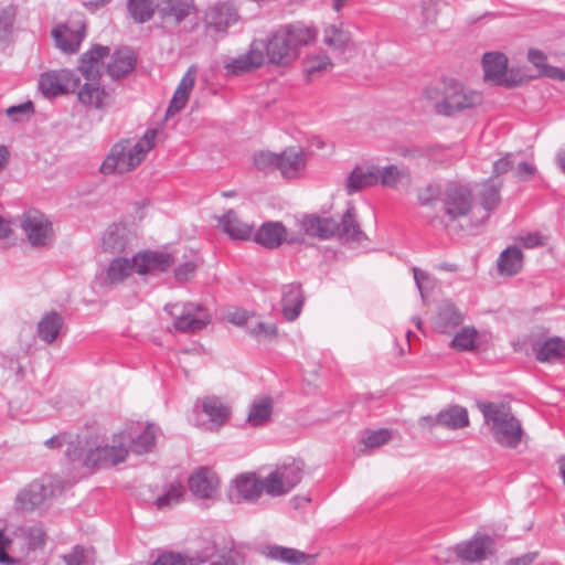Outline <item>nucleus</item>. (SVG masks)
<instances>
[{
	"instance_id": "f257e3e1",
	"label": "nucleus",
	"mask_w": 565,
	"mask_h": 565,
	"mask_svg": "<svg viewBox=\"0 0 565 565\" xmlns=\"http://www.w3.org/2000/svg\"><path fill=\"white\" fill-rule=\"evenodd\" d=\"M109 52L108 46L95 44L78 60L77 70L86 82L77 90V99L87 109L105 110L110 105V93L100 84L103 60Z\"/></svg>"
},
{
	"instance_id": "f03ea898",
	"label": "nucleus",
	"mask_w": 565,
	"mask_h": 565,
	"mask_svg": "<svg viewBox=\"0 0 565 565\" xmlns=\"http://www.w3.org/2000/svg\"><path fill=\"white\" fill-rule=\"evenodd\" d=\"M318 35L316 26L302 22L284 25L264 41L268 62L277 66H288L297 60L300 49L312 44Z\"/></svg>"
},
{
	"instance_id": "7ed1b4c3",
	"label": "nucleus",
	"mask_w": 565,
	"mask_h": 565,
	"mask_svg": "<svg viewBox=\"0 0 565 565\" xmlns=\"http://www.w3.org/2000/svg\"><path fill=\"white\" fill-rule=\"evenodd\" d=\"M156 137L157 130L148 129L136 142H132L129 138L120 139L110 148L100 166V172L104 174H122L134 170L152 149Z\"/></svg>"
},
{
	"instance_id": "20e7f679",
	"label": "nucleus",
	"mask_w": 565,
	"mask_h": 565,
	"mask_svg": "<svg viewBox=\"0 0 565 565\" xmlns=\"http://www.w3.org/2000/svg\"><path fill=\"white\" fill-rule=\"evenodd\" d=\"M484 423L490 426L494 440L507 448H516L524 435L520 420L512 414L511 407L503 403L479 402Z\"/></svg>"
},
{
	"instance_id": "39448f33",
	"label": "nucleus",
	"mask_w": 565,
	"mask_h": 565,
	"mask_svg": "<svg viewBox=\"0 0 565 565\" xmlns=\"http://www.w3.org/2000/svg\"><path fill=\"white\" fill-rule=\"evenodd\" d=\"M164 311L172 318L175 330L183 333L201 331L212 319L209 310L195 302L167 303Z\"/></svg>"
},
{
	"instance_id": "423d86ee",
	"label": "nucleus",
	"mask_w": 565,
	"mask_h": 565,
	"mask_svg": "<svg viewBox=\"0 0 565 565\" xmlns=\"http://www.w3.org/2000/svg\"><path fill=\"white\" fill-rule=\"evenodd\" d=\"M483 102L482 94L467 89L460 82L451 79L445 84L443 99L436 104L440 115L452 116L465 109L475 108Z\"/></svg>"
},
{
	"instance_id": "0eeeda50",
	"label": "nucleus",
	"mask_w": 565,
	"mask_h": 565,
	"mask_svg": "<svg viewBox=\"0 0 565 565\" xmlns=\"http://www.w3.org/2000/svg\"><path fill=\"white\" fill-rule=\"evenodd\" d=\"M302 475V460L285 461L265 478V492L271 497L285 495L301 481Z\"/></svg>"
},
{
	"instance_id": "6e6552de",
	"label": "nucleus",
	"mask_w": 565,
	"mask_h": 565,
	"mask_svg": "<svg viewBox=\"0 0 565 565\" xmlns=\"http://www.w3.org/2000/svg\"><path fill=\"white\" fill-rule=\"evenodd\" d=\"M21 228L33 247L50 245L54 236L51 221L45 214L38 210H32L23 214Z\"/></svg>"
},
{
	"instance_id": "1a4fd4ad",
	"label": "nucleus",
	"mask_w": 565,
	"mask_h": 565,
	"mask_svg": "<svg viewBox=\"0 0 565 565\" xmlns=\"http://www.w3.org/2000/svg\"><path fill=\"white\" fill-rule=\"evenodd\" d=\"M53 494L51 478L42 477L29 483L15 497L14 507L18 511H33Z\"/></svg>"
},
{
	"instance_id": "9d476101",
	"label": "nucleus",
	"mask_w": 565,
	"mask_h": 565,
	"mask_svg": "<svg viewBox=\"0 0 565 565\" xmlns=\"http://www.w3.org/2000/svg\"><path fill=\"white\" fill-rule=\"evenodd\" d=\"M128 455V448L124 438H120V433L114 436L111 445L98 446L90 449L85 457V466L100 467V466H116L125 461Z\"/></svg>"
},
{
	"instance_id": "9b49d317",
	"label": "nucleus",
	"mask_w": 565,
	"mask_h": 565,
	"mask_svg": "<svg viewBox=\"0 0 565 565\" xmlns=\"http://www.w3.org/2000/svg\"><path fill=\"white\" fill-rule=\"evenodd\" d=\"M264 47L265 44L263 40L252 41L248 50L244 54L225 63L224 67L227 74L239 76L262 67L265 62Z\"/></svg>"
},
{
	"instance_id": "f8f14e48",
	"label": "nucleus",
	"mask_w": 565,
	"mask_h": 565,
	"mask_svg": "<svg viewBox=\"0 0 565 565\" xmlns=\"http://www.w3.org/2000/svg\"><path fill=\"white\" fill-rule=\"evenodd\" d=\"M444 210L450 221L466 216L472 207V192L463 185H450L443 198Z\"/></svg>"
},
{
	"instance_id": "ddd939ff",
	"label": "nucleus",
	"mask_w": 565,
	"mask_h": 565,
	"mask_svg": "<svg viewBox=\"0 0 565 565\" xmlns=\"http://www.w3.org/2000/svg\"><path fill=\"white\" fill-rule=\"evenodd\" d=\"M217 546L213 541L205 542L204 546L193 555L182 556L179 553L161 554L151 565H202L216 556Z\"/></svg>"
},
{
	"instance_id": "4468645a",
	"label": "nucleus",
	"mask_w": 565,
	"mask_h": 565,
	"mask_svg": "<svg viewBox=\"0 0 565 565\" xmlns=\"http://www.w3.org/2000/svg\"><path fill=\"white\" fill-rule=\"evenodd\" d=\"M484 79L504 87H513L516 82L507 77L508 58L500 52H488L482 57Z\"/></svg>"
},
{
	"instance_id": "2eb2a0df",
	"label": "nucleus",
	"mask_w": 565,
	"mask_h": 565,
	"mask_svg": "<svg viewBox=\"0 0 565 565\" xmlns=\"http://www.w3.org/2000/svg\"><path fill=\"white\" fill-rule=\"evenodd\" d=\"M260 554L268 559L286 563L289 565H311L316 555L307 554L292 547H285L276 544H266L260 547Z\"/></svg>"
},
{
	"instance_id": "dca6fc26",
	"label": "nucleus",
	"mask_w": 565,
	"mask_h": 565,
	"mask_svg": "<svg viewBox=\"0 0 565 565\" xmlns=\"http://www.w3.org/2000/svg\"><path fill=\"white\" fill-rule=\"evenodd\" d=\"M120 438L125 440L128 452L137 455L150 452L154 447L156 429L153 425H147L143 430L138 431L135 427H130L120 431Z\"/></svg>"
},
{
	"instance_id": "f3484780",
	"label": "nucleus",
	"mask_w": 565,
	"mask_h": 565,
	"mask_svg": "<svg viewBox=\"0 0 565 565\" xmlns=\"http://www.w3.org/2000/svg\"><path fill=\"white\" fill-rule=\"evenodd\" d=\"M218 477L207 467H201L189 478V488L193 495L201 499H212L218 487Z\"/></svg>"
},
{
	"instance_id": "a211bd4d",
	"label": "nucleus",
	"mask_w": 565,
	"mask_h": 565,
	"mask_svg": "<svg viewBox=\"0 0 565 565\" xmlns=\"http://www.w3.org/2000/svg\"><path fill=\"white\" fill-rule=\"evenodd\" d=\"M132 262L135 270L140 275H145L168 270L173 264V258L167 253L146 250L134 255Z\"/></svg>"
},
{
	"instance_id": "6ab92c4d",
	"label": "nucleus",
	"mask_w": 565,
	"mask_h": 565,
	"mask_svg": "<svg viewBox=\"0 0 565 565\" xmlns=\"http://www.w3.org/2000/svg\"><path fill=\"white\" fill-rule=\"evenodd\" d=\"M236 497L231 495L232 500L236 502L256 501L265 491V478H257L256 473H242L233 481Z\"/></svg>"
},
{
	"instance_id": "aec40b11",
	"label": "nucleus",
	"mask_w": 565,
	"mask_h": 565,
	"mask_svg": "<svg viewBox=\"0 0 565 565\" xmlns=\"http://www.w3.org/2000/svg\"><path fill=\"white\" fill-rule=\"evenodd\" d=\"M305 294L299 282L281 287V313L287 321H295L305 305Z\"/></svg>"
},
{
	"instance_id": "412c9836",
	"label": "nucleus",
	"mask_w": 565,
	"mask_h": 565,
	"mask_svg": "<svg viewBox=\"0 0 565 565\" xmlns=\"http://www.w3.org/2000/svg\"><path fill=\"white\" fill-rule=\"evenodd\" d=\"M252 238L267 249H276L287 239V228L281 222L268 221L253 232Z\"/></svg>"
},
{
	"instance_id": "4be33fe9",
	"label": "nucleus",
	"mask_w": 565,
	"mask_h": 565,
	"mask_svg": "<svg viewBox=\"0 0 565 565\" xmlns=\"http://www.w3.org/2000/svg\"><path fill=\"white\" fill-rule=\"evenodd\" d=\"M156 8L162 21H172L178 25L191 14L194 4L193 0H158Z\"/></svg>"
},
{
	"instance_id": "5701e85b",
	"label": "nucleus",
	"mask_w": 565,
	"mask_h": 565,
	"mask_svg": "<svg viewBox=\"0 0 565 565\" xmlns=\"http://www.w3.org/2000/svg\"><path fill=\"white\" fill-rule=\"evenodd\" d=\"M237 20L236 10L227 3L215 4L205 15L206 28L222 34H225L227 28L236 23Z\"/></svg>"
},
{
	"instance_id": "b1692460",
	"label": "nucleus",
	"mask_w": 565,
	"mask_h": 565,
	"mask_svg": "<svg viewBox=\"0 0 565 565\" xmlns=\"http://www.w3.org/2000/svg\"><path fill=\"white\" fill-rule=\"evenodd\" d=\"M55 45L63 53L75 54L78 52L82 41L85 38V26L71 29L67 25H58L52 30Z\"/></svg>"
},
{
	"instance_id": "393cba45",
	"label": "nucleus",
	"mask_w": 565,
	"mask_h": 565,
	"mask_svg": "<svg viewBox=\"0 0 565 565\" xmlns=\"http://www.w3.org/2000/svg\"><path fill=\"white\" fill-rule=\"evenodd\" d=\"M196 67L194 65L190 66L186 73L181 78L172 99L167 108L166 116L171 117L182 110L190 97V93L193 89L195 83Z\"/></svg>"
},
{
	"instance_id": "a878e982",
	"label": "nucleus",
	"mask_w": 565,
	"mask_h": 565,
	"mask_svg": "<svg viewBox=\"0 0 565 565\" xmlns=\"http://www.w3.org/2000/svg\"><path fill=\"white\" fill-rule=\"evenodd\" d=\"M379 182V169L374 166H356L348 175L345 191L348 194L356 193Z\"/></svg>"
},
{
	"instance_id": "bb28decb",
	"label": "nucleus",
	"mask_w": 565,
	"mask_h": 565,
	"mask_svg": "<svg viewBox=\"0 0 565 565\" xmlns=\"http://www.w3.org/2000/svg\"><path fill=\"white\" fill-rule=\"evenodd\" d=\"M217 224L224 233L235 241L250 239L254 232V226L241 221L233 210H228L218 216Z\"/></svg>"
},
{
	"instance_id": "cd10ccee",
	"label": "nucleus",
	"mask_w": 565,
	"mask_h": 565,
	"mask_svg": "<svg viewBox=\"0 0 565 565\" xmlns=\"http://www.w3.org/2000/svg\"><path fill=\"white\" fill-rule=\"evenodd\" d=\"M136 62V55L129 47H120L111 54L106 72L110 78L119 79L135 68Z\"/></svg>"
},
{
	"instance_id": "c85d7f7f",
	"label": "nucleus",
	"mask_w": 565,
	"mask_h": 565,
	"mask_svg": "<svg viewBox=\"0 0 565 565\" xmlns=\"http://www.w3.org/2000/svg\"><path fill=\"white\" fill-rule=\"evenodd\" d=\"M488 544V536H475L469 541L457 544L455 552L463 561L471 563L480 562L487 557Z\"/></svg>"
},
{
	"instance_id": "c756f323",
	"label": "nucleus",
	"mask_w": 565,
	"mask_h": 565,
	"mask_svg": "<svg viewBox=\"0 0 565 565\" xmlns=\"http://www.w3.org/2000/svg\"><path fill=\"white\" fill-rule=\"evenodd\" d=\"M339 225L340 231L338 232V236L340 239L360 243L366 238L360 224L355 220V207L352 203L348 204Z\"/></svg>"
},
{
	"instance_id": "7c9ffc66",
	"label": "nucleus",
	"mask_w": 565,
	"mask_h": 565,
	"mask_svg": "<svg viewBox=\"0 0 565 565\" xmlns=\"http://www.w3.org/2000/svg\"><path fill=\"white\" fill-rule=\"evenodd\" d=\"M498 271L501 275L514 276L523 268V253L518 246H509L501 252L497 259Z\"/></svg>"
},
{
	"instance_id": "2f4dec72",
	"label": "nucleus",
	"mask_w": 565,
	"mask_h": 565,
	"mask_svg": "<svg viewBox=\"0 0 565 565\" xmlns=\"http://www.w3.org/2000/svg\"><path fill=\"white\" fill-rule=\"evenodd\" d=\"M535 358L540 362H551L565 356V340L554 337L533 344Z\"/></svg>"
},
{
	"instance_id": "473e14b6",
	"label": "nucleus",
	"mask_w": 565,
	"mask_h": 565,
	"mask_svg": "<svg viewBox=\"0 0 565 565\" xmlns=\"http://www.w3.org/2000/svg\"><path fill=\"white\" fill-rule=\"evenodd\" d=\"M278 170L285 178H291L305 167V154L294 148H288L278 153Z\"/></svg>"
},
{
	"instance_id": "72a5a7b5",
	"label": "nucleus",
	"mask_w": 565,
	"mask_h": 565,
	"mask_svg": "<svg viewBox=\"0 0 565 565\" xmlns=\"http://www.w3.org/2000/svg\"><path fill=\"white\" fill-rule=\"evenodd\" d=\"M274 408L273 398L264 396L256 398L249 406L247 422L254 426H264L270 418Z\"/></svg>"
},
{
	"instance_id": "f704fd0d",
	"label": "nucleus",
	"mask_w": 565,
	"mask_h": 565,
	"mask_svg": "<svg viewBox=\"0 0 565 565\" xmlns=\"http://www.w3.org/2000/svg\"><path fill=\"white\" fill-rule=\"evenodd\" d=\"M305 227L308 234L324 239L338 235L340 231L339 223L331 217L311 216L306 220Z\"/></svg>"
},
{
	"instance_id": "c9c22d12",
	"label": "nucleus",
	"mask_w": 565,
	"mask_h": 565,
	"mask_svg": "<svg viewBox=\"0 0 565 565\" xmlns=\"http://www.w3.org/2000/svg\"><path fill=\"white\" fill-rule=\"evenodd\" d=\"M462 316L454 305H444L439 308L435 320V328L440 333H450L462 323Z\"/></svg>"
},
{
	"instance_id": "e433bc0d",
	"label": "nucleus",
	"mask_w": 565,
	"mask_h": 565,
	"mask_svg": "<svg viewBox=\"0 0 565 565\" xmlns=\"http://www.w3.org/2000/svg\"><path fill=\"white\" fill-rule=\"evenodd\" d=\"M62 326V316L56 311L49 312L38 323V335L42 341L52 343L60 333Z\"/></svg>"
},
{
	"instance_id": "4c0bfd02",
	"label": "nucleus",
	"mask_w": 565,
	"mask_h": 565,
	"mask_svg": "<svg viewBox=\"0 0 565 565\" xmlns=\"http://www.w3.org/2000/svg\"><path fill=\"white\" fill-rule=\"evenodd\" d=\"M333 67V63L330 56L326 52H318L308 55L302 61V70L308 79L319 76L326 72H329Z\"/></svg>"
},
{
	"instance_id": "58836bf2",
	"label": "nucleus",
	"mask_w": 565,
	"mask_h": 565,
	"mask_svg": "<svg viewBox=\"0 0 565 565\" xmlns=\"http://www.w3.org/2000/svg\"><path fill=\"white\" fill-rule=\"evenodd\" d=\"M439 426L460 429L469 425L468 412L465 407L455 405L438 413Z\"/></svg>"
},
{
	"instance_id": "ea45409f",
	"label": "nucleus",
	"mask_w": 565,
	"mask_h": 565,
	"mask_svg": "<svg viewBox=\"0 0 565 565\" xmlns=\"http://www.w3.org/2000/svg\"><path fill=\"white\" fill-rule=\"evenodd\" d=\"M379 181L383 186L395 189L398 184L411 183V173L407 168L390 164L379 170Z\"/></svg>"
},
{
	"instance_id": "a19ab883",
	"label": "nucleus",
	"mask_w": 565,
	"mask_h": 565,
	"mask_svg": "<svg viewBox=\"0 0 565 565\" xmlns=\"http://www.w3.org/2000/svg\"><path fill=\"white\" fill-rule=\"evenodd\" d=\"M323 43L332 50L344 52L351 43V35L341 25L329 24L323 30Z\"/></svg>"
},
{
	"instance_id": "79ce46f5",
	"label": "nucleus",
	"mask_w": 565,
	"mask_h": 565,
	"mask_svg": "<svg viewBox=\"0 0 565 565\" xmlns=\"http://www.w3.org/2000/svg\"><path fill=\"white\" fill-rule=\"evenodd\" d=\"M202 411L209 416L210 420L217 426L224 424L230 417V408L216 396L203 398Z\"/></svg>"
},
{
	"instance_id": "37998d69",
	"label": "nucleus",
	"mask_w": 565,
	"mask_h": 565,
	"mask_svg": "<svg viewBox=\"0 0 565 565\" xmlns=\"http://www.w3.org/2000/svg\"><path fill=\"white\" fill-rule=\"evenodd\" d=\"M502 183L500 181H494L493 177H491L484 184L483 189L479 194L480 205L487 211L486 218L489 217V212L494 210L500 203V190Z\"/></svg>"
},
{
	"instance_id": "c03bdc74",
	"label": "nucleus",
	"mask_w": 565,
	"mask_h": 565,
	"mask_svg": "<svg viewBox=\"0 0 565 565\" xmlns=\"http://www.w3.org/2000/svg\"><path fill=\"white\" fill-rule=\"evenodd\" d=\"M156 10L153 0H127V11L136 23L150 21Z\"/></svg>"
},
{
	"instance_id": "a18cd8bd",
	"label": "nucleus",
	"mask_w": 565,
	"mask_h": 565,
	"mask_svg": "<svg viewBox=\"0 0 565 565\" xmlns=\"http://www.w3.org/2000/svg\"><path fill=\"white\" fill-rule=\"evenodd\" d=\"M135 269L132 259L117 257L113 259L107 268L106 281L108 284H118L130 276Z\"/></svg>"
},
{
	"instance_id": "49530a36",
	"label": "nucleus",
	"mask_w": 565,
	"mask_h": 565,
	"mask_svg": "<svg viewBox=\"0 0 565 565\" xmlns=\"http://www.w3.org/2000/svg\"><path fill=\"white\" fill-rule=\"evenodd\" d=\"M39 89L47 98L63 95L57 70L49 71L40 75Z\"/></svg>"
},
{
	"instance_id": "de8ad7c7",
	"label": "nucleus",
	"mask_w": 565,
	"mask_h": 565,
	"mask_svg": "<svg viewBox=\"0 0 565 565\" xmlns=\"http://www.w3.org/2000/svg\"><path fill=\"white\" fill-rule=\"evenodd\" d=\"M477 330L473 327H463L458 331L452 340L450 347L458 351H471L476 349Z\"/></svg>"
},
{
	"instance_id": "09e8293b",
	"label": "nucleus",
	"mask_w": 565,
	"mask_h": 565,
	"mask_svg": "<svg viewBox=\"0 0 565 565\" xmlns=\"http://www.w3.org/2000/svg\"><path fill=\"white\" fill-rule=\"evenodd\" d=\"M184 494V489L181 484H171L169 489L156 500V505L159 510L170 509L178 504Z\"/></svg>"
},
{
	"instance_id": "8fccbe9b",
	"label": "nucleus",
	"mask_w": 565,
	"mask_h": 565,
	"mask_svg": "<svg viewBox=\"0 0 565 565\" xmlns=\"http://www.w3.org/2000/svg\"><path fill=\"white\" fill-rule=\"evenodd\" d=\"M93 551L82 545H75L72 551L63 556L66 565H89L93 563Z\"/></svg>"
},
{
	"instance_id": "3c124183",
	"label": "nucleus",
	"mask_w": 565,
	"mask_h": 565,
	"mask_svg": "<svg viewBox=\"0 0 565 565\" xmlns=\"http://www.w3.org/2000/svg\"><path fill=\"white\" fill-rule=\"evenodd\" d=\"M34 105L31 100L10 106L6 109L7 116L14 122L29 120L34 115Z\"/></svg>"
},
{
	"instance_id": "603ef678",
	"label": "nucleus",
	"mask_w": 565,
	"mask_h": 565,
	"mask_svg": "<svg viewBox=\"0 0 565 565\" xmlns=\"http://www.w3.org/2000/svg\"><path fill=\"white\" fill-rule=\"evenodd\" d=\"M102 245L105 252L121 253L125 249L126 241L118 230H109L103 236Z\"/></svg>"
},
{
	"instance_id": "864d4df0",
	"label": "nucleus",
	"mask_w": 565,
	"mask_h": 565,
	"mask_svg": "<svg viewBox=\"0 0 565 565\" xmlns=\"http://www.w3.org/2000/svg\"><path fill=\"white\" fill-rule=\"evenodd\" d=\"M61 86L63 87V95L75 93L81 87V78L72 70L62 68L57 70Z\"/></svg>"
},
{
	"instance_id": "5fc2aeb1",
	"label": "nucleus",
	"mask_w": 565,
	"mask_h": 565,
	"mask_svg": "<svg viewBox=\"0 0 565 565\" xmlns=\"http://www.w3.org/2000/svg\"><path fill=\"white\" fill-rule=\"evenodd\" d=\"M253 161L258 170L269 171L278 168V153L270 151H258L254 153Z\"/></svg>"
},
{
	"instance_id": "6e6d98bb",
	"label": "nucleus",
	"mask_w": 565,
	"mask_h": 565,
	"mask_svg": "<svg viewBox=\"0 0 565 565\" xmlns=\"http://www.w3.org/2000/svg\"><path fill=\"white\" fill-rule=\"evenodd\" d=\"M392 437V433L387 428H380L377 430L370 431L366 437L363 438V444L366 448H375L386 444Z\"/></svg>"
},
{
	"instance_id": "4d7b16f0",
	"label": "nucleus",
	"mask_w": 565,
	"mask_h": 565,
	"mask_svg": "<svg viewBox=\"0 0 565 565\" xmlns=\"http://www.w3.org/2000/svg\"><path fill=\"white\" fill-rule=\"evenodd\" d=\"M527 60L539 70L541 76L547 77V68H554V66L547 64V57L541 50L530 49Z\"/></svg>"
},
{
	"instance_id": "13d9d810",
	"label": "nucleus",
	"mask_w": 565,
	"mask_h": 565,
	"mask_svg": "<svg viewBox=\"0 0 565 565\" xmlns=\"http://www.w3.org/2000/svg\"><path fill=\"white\" fill-rule=\"evenodd\" d=\"M249 333L257 340L269 339L276 335L277 326L275 323L257 322L249 328Z\"/></svg>"
},
{
	"instance_id": "bf43d9fd",
	"label": "nucleus",
	"mask_w": 565,
	"mask_h": 565,
	"mask_svg": "<svg viewBox=\"0 0 565 565\" xmlns=\"http://www.w3.org/2000/svg\"><path fill=\"white\" fill-rule=\"evenodd\" d=\"M439 186L430 183L426 188L419 190L417 199L420 205H429L439 196Z\"/></svg>"
},
{
	"instance_id": "052dcab7",
	"label": "nucleus",
	"mask_w": 565,
	"mask_h": 565,
	"mask_svg": "<svg viewBox=\"0 0 565 565\" xmlns=\"http://www.w3.org/2000/svg\"><path fill=\"white\" fill-rule=\"evenodd\" d=\"M15 20V9L9 6L0 12V32L10 33Z\"/></svg>"
},
{
	"instance_id": "680f3d73",
	"label": "nucleus",
	"mask_w": 565,
	"mask_h": 565,
	"mask_svg": "<svg viewBox=\"0 0 565 565\" xmlns=\"http://www.w3.org/2000/svg\"><path fill=\"white\" fill-rule=\"evenodd\" d=\"M198 263L194 260H186L180 264L174 269V277L178 281H186L196 270Z\"/></svg>"
},
{
	"instance_id": "e2e57ef3",
	"label": "nucleus",
	"mask_w": 565,
	"mask_h": 565,
	"mask_svg": "<svg viewBox=\"0 0 565 565\" xmlns=\"http://www.w3.org/2000/svg\"><path fill=\"white\" fill-rule=\"evenodd\" d=\"M513 166L512 154L507 153L504 157L498 159L493 163V178L499 177L505 172H508Z\"/></svg>"
},
{
	"instance_id": "0e129e2a",
	"label": "nucleus",
	"mask_w": 565,
	"mask_h": 565,
	"mask_svg": "<svg viewBox=\"0 0 565 565\" xmlns=\"http://www.w3.org/2000/svg\"><path fill=\"white\" fill-rule=\"evenodd\" d=\"M422 13L426 23H434L437 18L436 2L434 0H423Z\"/></svg>"
},
{
	"instance_id": "69168bd1",
	"label": "nucleus",
	"mask_w": 565,
	"mask_h": 565,
	"mask_svg": "<svg viewBox=\"0 0 565 565\" xmlns=\"http://www.w3.org/2000/svg\"><path fill=\"white\" fill-rule=\"evenodd\" d=\"M536 173V167L532 163L522 161L515 168V175L521 180H526Z\"/></svg>"
},
{
	"instance_id": "338daca9",
	"label": "nucleus",
	"mask_w": 565,
	"mask_h": 565,
	"mask_svg": "<svg viewBox=\"0 0 565 565\" xmlns=\"http://www.w3.org/2000/svg\"><path fill=\"white\" fill-rule=\"evenodd\" d=\"M46 534L41 527L30 529V543L33 546H43L45 544Z\"/></svg>"
},
{
	"instance_id": "774afa93",
	"label": "nucleus",
	"mask_w": 565,
	"mask_h": 565,
	"mask_svg": "<svg viewBox=\"0 0 565 565\" xmlns=\"http://www.w3.org/2000/svg\"><path fill=\"white\" fill-rule=\"evenodd\" d=\"M210 565H237L233 552L228 551L217 556L216 559L211 561Z\"/></svg>"
}]
</instances>
